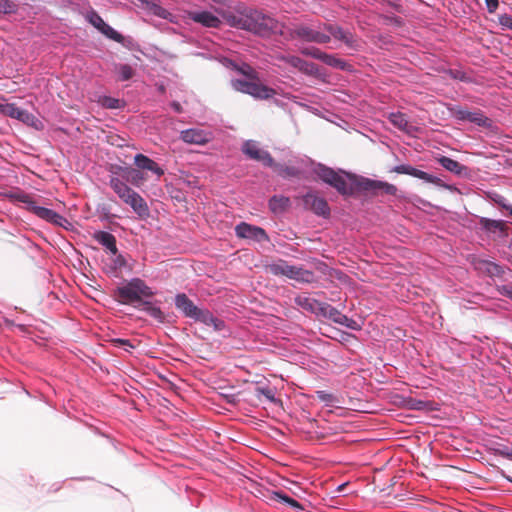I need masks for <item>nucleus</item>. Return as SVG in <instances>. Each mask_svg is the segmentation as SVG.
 I'll list each match as a JSON object with an SVG mask.
<instances>
[{
    "instance_id": "8",
    "label": "nucleus",
    "mask_w": 512,
    "mask_h": 512,
    "mask_svg": "<svg viewBox=\"0 0 512 512\" xmlns=\"http://www.w3.org/2000/svg\"><path fill=\"white\" fill-rule=\"evenodd\" d=\"M358 186L360 189L366 192H370L373 195H396L398 189L395 185L388 182L373 180L370 178H362Z\"/></svg>"
},
{
    "instance_id": "19",
    "label": "nucleus",
    "mask_w": 512,
    "mask_h": 512,
    "mask_svg": "<svg viewBox=\"0 0 512 512\" xmlns=\"http://www.w3.org/2000/svg\"><path fill=\"white\" fill-rule=\"evenodd\" d=\"M286 277L302 283H312L315 280V274L312 271L290 264L286 271Z\"/></svg>"
},
{
    "instance_id": "24",
    "label": "nucleus",
    "mask_w": 512,
    "mask_h": 512,
    "mask_svg": "<svg viewBox=\"0 0 512 512\" xmlns=\"http://www.w3.org/2000/svg\"><path fill=\"white\" fill-rule=\"evenodd\" d=\"M143 310L150 315L152 318H154L159 323H164L166 320V316L164 312L157 306H154L152 302L148 301L147 299L143 302L141 305Z\"/></svg>"
},
{
    "instance_id": "17",
    "label": "nucleus",
    "mask_w": 512,
    "mask_h": 512,
    "mask_svg": "<svg viewBox=\"0 0 512 512\" xmlns=\"http://www.w3.org/2000/svg\"><path fill=\"white\" fill-rule=\"evenodd\" d=\"M180 139L187 144L205 145L211 140V133L192 128L181 131Z\"/></svg>"
},
{
    "instance_id": "34",
    "label": "nucleus",
    "mask_w": 512,
    "mask_h": 512,
    "mask_svg": "<svg viewBox=\"0 0 512 512\" xmlns=\"http://www.w3.org/2000/svg\"><path fill=\"white\" fill-rule=\"evenodd\" d=\"M272 499H274L275 501L286 503V504L290 505L292 508L297 509V510L304 509L303 506L299 502H297L293 498L283 494L282 492H273Z\"/></svg>"
},
{
    "instance_id": "3",
    "label": "nucleus",
    "mask_w": 512,
    "mask_h": 512,
    "mask_svg": "<svg viewBox=\"0 0 512 512\" xmlns=\"http://www.w3.org/2000/svg\"><path fill=\"white\" fill-rule=\"evenodd\" d=\"M234 90L249 94L257 99H270L276 95V91L261 83L258 79H234L231 81Z\"/></svg>"
},
{
    "instance_id": "52",
    "label": "nucleus",
    "mask_w": 512,
    "mask_h": 512,
    "mask_svg": "<svg viewBox=\"0 0 512 512\" xmlns=\"http://www.w3.org/2000/svg\"><path fill=\"white\" fill-rule=\"evenodd\" d=\"M317 397L319 400L327 403L334 400V396L326 391H317Z\"/></svg>"
},
{
    "instance_id": "22",
    "label": "nucleus",
    "mask_w": 512,
    "mask_h": 512,
    "mask_svg": "<svg viewBox=\"0 0 512 512\" xmlns=\"http://www.w3.org/2000/svg\"><path fill=\"white\" fill-rule=\"evenodd\" d=\"M95 239L104 247H106L112 254L117 253L116 238L113 234L105 231H100L95 234Z\"/></svg>"
},
{
    "instance_id": "53",
    "label": "nucleus",
    "mask_w": 512,
    "mask_h": 512,
    "mask_svg": "<svg viewBox=\"0 0 512 512\" xmlns=\"http://www.w3.org/2000/svg\"><path fill=\"white\" fill-rule=\"evenodd\" d=\"M16 198L20 201V202H23L25 204H27V209L30 211V204H36L33 200H31L30 196L27 195V194H18L16 196Z\"/></svg>"
},
{
    "instance_id": "10",
    "label": "nucleus",
    "mask_w": 512,
    "mask_h": 512,
    "mask_svg": "<svg viewBox=\"0 0 512 512\" xmlns=\"http://www.w3.org/2000/svg\"><path fill=\"white\" fill-rule=\"evenodd\" d=\"M242 152L250 159L261 162L264 166H274V159L270 153L261 149L253 140H248L243 144Z\"/></svg>"
},
{
    "instance_id": "16",
    "label": "nucleus",
    "mask_w": 512,
    "mask_h": 512,
    "mask_svg": "<svg viewBox=\"0 0 512 512\" xmlns=\"http://www.w3.org/2000/svg\"><path fill=\"white\" fill-rule=\"evenodd\" d=\"M0 113L5 116L17 119L23 123L30 124L34 120V116L28 111L17 107L13 103H0Z\"/></svg>"
},
{
    "instance_id": "32",
    "label": "nucleus",
    "mask_w": 512,
    "mask_h": 512,
    "mask_svg": "<svg viewBox=\"0 0 512 512\" xmlns=\"http://www.w3.org/2000/svg\"><path fill=\"white\" fill-rule=\"evenodd\" d=\"M321 61L328 66L338 68L341 70H345L347 67V63L344 60L337 58L335 55L327 54L325 52Z\"/></svg>"
},
{
    "instance_id": "31",
    "label": "nucleus",
    "mask_w": 512,
    "mask_h": 512,
    "mask_svg": "<svg viewBox=\"0 0 512 512\" xmlns=\"http://www.w3.org/2000/svg\"><path fill=\"white\" fill-rule=\"evenodd\" d=\"M480 265V268L484 269L490 276L501 277L504 274L503 267L494 262L482 261Z\"/></svg>"
},
{
    "instance_id": "21",
    "label": "nucleus",
    "mask_w": 512,
    "mask_h": 512,
    "mask_svg": "<svg viewBox=\"0 0 512 512\" xmlns=\"http://www.w3.org/2000/svg\"><path fill=\"white\" fill-rule=\"evenodd\" d=\"M175 306L183 312L186 317L193 318L198 307L188 298L185 293H179L175 297Z\"/></svg>"
},
{
    "instance_id": "14",
    "label": "nucleus",
    "mask_w": 512,
    "mask_h": 512,
    "mask_svg": "<svg viewBox=\"0 0 512 512\" xmlns=\"http://www.w3.org/2000/svg\"><path fill=\"white\" fill-rule=\"evenodd\" d=\"M187 17L207 28H219L222 24V21L209 11H188Z\"/></svg>"
},
{
    "instance_id": "49",
    "label": "nucleus",
    "mask_w": 512,
    "mask_h": 512,
    "mask_svg": "<svg viewBox=\"0 0 512 512\" xmlns=\"http://www.w3.org/2000/svg\"><path fill=\"white\" fill-rule=\"evenodd\" d=\"M332 308L333 306H331L330 304L318 301V307L316 308L315 314L327 317L329 309Z\"/></svg>"
},
{
    "instance_id": "1",
    "label": "nucleus",
    "mask_w": 512,
    "mask_h": 512,
    "mask_svg": "<svg viewBox=\"0 0 512 512\" xmlns=\"http://www.w3.org/2000/svg\"><path fill=\"white\" fill-rule=\"evenodd\" d=\"M154 295L153 290L140 278H133L113 291L115 301L123 305H134L137 308Z\"/></svg>"
},
{
    "instance_id": "38",
    "label": "nucleus",
    "mask_w": 512,
    "mask_h": 512,
    "mask_svg": "<svg viewBox=\"0 0 512 512\" xmlns=\"http://www.w3.org/2000/svg\"><path fill=\"white\" fill-rule=\"evenodd\" d=\"M232 25L243 30L250 31L249 21H248V13H244L238 16H233Z\"/></svg>"
},
{
    "instance_id": "33",
    "label": "nucleus",
    "mask_w": 512,
    "mask_h": 512,
    "mask_svg": "<svg viewBox=\"0 0 512 512\" xmlns=\"http://www.w3.org/2000/svg\"><path fill=\"white\" fill-rule=\"evenodd\" d=\"M274 171L282 177H295L298 175V170L295 167H290L274 162V166H270Z\"/></svg>"
},
{
    "instance_id": "58",
    "label": "nucleus",
    "mask_w": 512,
    "mask_h": 512,
    "mask_svg": "<svg viewBox=\"0 0 512 512\" xmlns=\"http://www.w3.org/2000/svg\"><path fill=\"white\" fill-rule=\"evenodd\" d=\"M172 107L174 108V110L176 112L180 113L182 111V107H181V105L178 102H173L172 103Z\"/></svg>"
},
{
    "instance_id": "2",
    "label": "nucleus",
    "mask_w": 512,
    "mask_h": 512,
    "mask_svg": "<svg viewBox=\"0 0 512 512\" xmlns=\"http://www.w3.org/2000/svg\"><path fill=\"white\" fill-rule=\"evenodd\" d=\"M110 187L140 218H146L149 216V207L144 198L122 180L117 177H112L110 180Z\"/></svg>"
},
{
    "instance_id": "5",
    "label": "nucleus",
    "mask_w": 512,
    "mask_h": 512,
    "mask_svg": "<svg viewBox=\"0 0 512 512\" xmlns=\"http://www.w3.org/2000/svg\"><path fill=\"white\" fill-rule=\"evenodd\" d=\"M321 28L314 29L310 26L299 25L289 30L291 39H301L306 42H314L317 44H326L331 40V36L322 32Z\"/></svg>"
},
{
    "instance_id": "47",
    "label": "nucleus",
    "mask_w": 512,
    "mask_h": 512,
    "mask_svg": "<svg viewBox=\"0 0 512 512\" xmlns=\"http://www.w3.org/2000/svg\"><path fill=\"white\" fill-rule=\"evenodd\" d=\"M327 318H329L333 322L339 324V322H341V320H346V315L342 314L335 307H333L332 309H329Z\"/></svg>"
},
{
    "instance_id": "28",
    "label": "nucleus",
    "mask_w": 512,
    "mask_h": 512,
    "mask_svg": "<svg viewBox=\"0 0 512 512\" xmlns=\"http://www.w3.org/2000/svg\"><path fill=\"white\" fill-rule=\"evenodd\" d=\"M295 303L299 307H301L307 311H310L312 313H315L316 308L318 307V300L311 298L309 296H306V295L297 296L295 298Z\"/></svg>"
},
{
    "instance_id": "26",
    "label": "nucleus",
    "mask_w": 512,
    "mask_h": 512,
    "mask_svg": "<svg viewBox=\"0 0 512 512\" xmlns=\"http://www.w3.org/2000/svg\"><path fill=\"white\" fill-rule=\"evenodd\" d=\"M290 205V200L284 196H273L269 200V208L274 213H281L285 211Z\"/></svg>"
},
{
    "instance_id": "15",
    "label": "nucleus",
    "mask_w": 512,
    "mask_h": 512,
    "mask_svg": "<svg viewBox=\"0 0 512 512\" xmlns=\"http://www.w3.org/2000/svg\"><path fill=\"white\" fill-rule=\"evenodd\" d=\"M318 28H322L323 30L327 31L335 39L344 42L349 47L355 46L356 40L354 38V35L351 32L342 29L338 25L329 23H319Z\"/></svg>"
},
{
    "instance_id": "29",
    "label": "nucleus",
    "mask_w": 512,
    "mask_h": 512,
    "mask_svg": "<svg viewBox=\"0 0 512 512\" xmlns=\"http://www.w3.org/2000/svg\"><path fill=\"white\" fill-rule=\"evenodd\" d=\"M192 319L200 321L208 326L214 325L216 328L218 327V320L212 315V313L209 310L206 309L198 308V310L195 313V316H193Z\"/></svg>"
},
{
    "instance_id": "46",
    "label": "nucleus",
    "mask_w": 512,
    "mask_h": 512,
    "mask_svg": "<svg viewBox=\"0 0 512 512\" xmlns=\"http://www.w3.org/2000/svg\"><path fill=\"white\" fill-rule=\"evenodd\" d=\"M277 59L288 63L289 65H291L292 67H294L296 69L299 68L300 62L302 61V59L297 56L281 55V56H278Z\"/></svg>"
},
{
    "instance_id": "11",
    "label": "nucleus",
    "mask_w": 512,
    "mask_h": 512,
    "mask_svg": "<svg viewBox=\"0 0 512 512\" xmlns=\"http://www.w3.org/2000/svg\"><path fill=\"white\" fill-rule=\"evenodd\" d=\"M237 237L242 239H252L257 242L268 241L269 237L266 231L258 226L250 225L246 222H241L235 227Z\"/></svg>"
},
{
    "instance_id": "37",
    "label": "nucleus",
    "mask_w": 512,
    "mask_h": 512,
    "mask_svg": "<svg viewBox=\"0 0 512 512\" xmlns=\"http://www.w3.org/2000/svg\"><path fill=\"white\" fill-rule=\"evenodd\" d=\"M298 70L310 76H317L319 74V68L316 64L303 59L300 62Z\"/></svg>"
},
{
    "instance_id": "27",
    "label": "nucleus",
    "mask_w": 512,
    "mask_h": 512,
    "mask_svg": "<svg viewBox=\"0 0 512 512\" xmlns=\"http://www.w3.org/2000/svg\"><path fill=\"white\" fill-rule=\"evenodd\" d=\"M479 223L483 229L493 233H495L496 231H504L506 228L505 222L501 220H492L482 217Z\"/></svg>"
},
{
    "instance_id": "35",
    "label": "nucleus",
    "mask_w": 512,
    "mask_h": 512,
    "mask_svg": "<svg viewBox=\"0 0 512 512\" xmlns=\"http://www.w3.org/2000/svg\"><path fill=\"white\" fill-rule=\"evenodd\" d=\"M234 69L239 72L240 74H242L243 76L246 77V79H258L260 78L259 77V74L258 72L250 65L248 64H242V65H235L234 66Z\"/></svg>"
},
{
    "instance_id": "18",
    "label": "nucleus",
    "mask_w": 512,
    "mask_h": 512,
    "mask_svg": "<svg viewBox=\"0 0 512 512\" xmlns=\"http://www.w3.org/2000/svg\"><path fill=\"white\" fill-rule=\"evenodd\" d=\"M389 121L393 126L398 128L399 130L407 133L413 134L417 131V128L408 121L406 114L401 112H394L388 115Z\"/></svg>"
},
{
    "instance_id": "50",
    "label": "nucleus",
    "mask_w": 512,
    "mask_h": 512,
    "mask_svg": "<svg viewBox=\"0 0 512 512\" xmlns=\"http://www.w3.org/2000/svg\"><path fill=\"white\" fill-rule=\"evenodd\" d=\"M499 24L512 30V16L508 14H502L498 17Z\"/></svg>"
},
{
    "instance_id": "30",
    "label": "nucleus",
    "mask_w": 512,
    "mask_h": 512,
    "mask_svg": "<svg viewBox=\"0 0 512 512\" xmlns=\"http://www.w3.org/2000/svg\"><path fill=\"white\" fill-rule=\"evenodd\" d=\"M126 180L132 185L139 187L146 181V177L139 168H130L126 172Z\"/></svg>"
},
{
    "instance_id": "45",
    "label": "nucleus",
    "mask_w": 512,
    "mask_h": 512,
    "mask_svg": "<svg viewBox=\"0 0 512 512\" xmlns=\"http://www.w3.org/2000/svg\"><path fill=\"white\" fill-rule=\"evenodd\" d=\"M102 105L108 109H118L121 107V101L112 97H104L102 100Z\"/></svg>"
},
{
    "instance_id": "48",
    "label": "nucleus",
    "mask_w": 512,
    "mask_h": 512,
    "mask_svg": "<svg viewBox=\"0 0 512 512\" xmlns=\"http://www.w3.org/2000/svg\"><path fill=\"white\" fill-rule=\"evenodd\" d=\"M256 393H257V395H263L270 402H275L276 401L274 392L270 388L258 387L256 389Z\"/></svg>"
},
{
    "instance_id": "39",
    "label": "nucleus",
    "mask_w": 512,
    "mask_h": 512,
    "mask_svg": "<svg viewBox=\"0 0 512 512\" xmlns=\"http://www.w3.org/2000/svg\"><path fill=\"white\" fill-rule=\"evenodd\" d=\"M142 2L146 4V8L152 14L159 16L161 18H167L169 12L166 9H164L163 7H161L160 5L149 2L147 0H143Z\"/></svg>"
},
{
    "instance_id": "57",
    "label": "nucleus",
    "mask_w": 512,
    "mask_h": 512,
    "mask_svg": "<svg viewBox=\"0 0 512 512\" xmlns=\"http://www.w3.org/2000/svg\"><path fill=\"white\" fill-rule=\"evenodd\" d=\"M502 294L512 299V286H503Z\"/></svg>"
},
{
    "instance_id": "25",
    "label": "nucleus",
    "mask_w": 512,
    "mask_h": 512,
    "mask_svg": "<svg viewBox=\"0 0 512 512\" xmlns=\"http://www.w3.org/2000/svg\"><path fill=\"white\" fill-rule=\"evenodd\" d=\"M289 264L287 261L279 259L273 263L266 265L265 269L268 273L274 276H286Z\"/></svg>"
},
{
    "instance_id": "43",
    "label": "nucleus",
    "mask_w": 512,
    "mask_h": 512,
    "mask_svg": "<svg viewBox=\"0 0 512 512\" xmlns=\"http://www.w3.org/2000/svg\"><path fill=\"white\" fill-rule=\"evenodd\" d=\"M490 198L492 199L493 202H495L497 205H499L501 208L509 211V214L512 216V205H509L506 203V199L497 194V193H493Z\"/></svg>"
},
{
    "instance_id": "36",
    "label": "nucleus",
    "mask_w": 512,
    "mask_h": 512,
    "mask_svg": "<svg viewBox=\"0 0 512 512\" xmlns=\"http://www.w3.org/2000/svg\"><path fill=\"white\" fill-rule=\"evenodd\" d=\"M100 32L104 34L107 38L114 40L118 43H123L124 41V37L107 23L103 26Z\"/></svg>"
},
{
    "instance_id": "4",
    "label": "nucleus",
    "mask_w": 512,
    "mask_h": 512,
    "mask_svg": "<svg viewBox=\"0 0 512 512\" xmlns=\"http://www.w3.org/2000/svg\"><path fill=\"white\" fill-rule=\"evenodd\" d=\"M248 21L250 26V32L259 35H267L269 33H277L278 31L282 34L280 28L282 25L277 20L266 15L258 10H249Z\"/></svg>"
},
{
    "instance_id": "41",
    "label": "nucleus",
    "mask_w": 512,
    "mask_h": 512,
    "mask_svg": "<svg viewBox=\"0 0 512 512\" xmlns=\"http://www.w3.org/2000/svg\"><path fill=\"white\" fill-rule=\"evenodd\" d=\"M17 10V5L12 0H0V14H10Z\"/></svg>"
},
{
    "instance_id": "54",
    "label": "nucleus",
    "mask_w": 512,
    "mask_h": 512,
    "mask_svg": "<svg viewBox=\"0 0 512 512\" xmlns=\"http://www.w3.org/2000/svg\"><path fill=\"white\" fill-rule=\"evenodd\" d=\"M339 324L346 326L348 328L354 329V330L358 329L357 322L347 316H346V320H341V322H339Z\"/></svg>"
},
{
    "instance_id": "23",
    "label": "nucleus",
    "mask_w": 512,
    "mask_h": 512,
    "mask_svg": "<svg viewBox=\"0 0 512 512\" xmlns=\"http://www.w3.org/2000/svg\"><path fill=\"white\" fill-rule=\"evenodd\" d=\"M438 162L448 171L456 174L461 175L463 171L466 170V167L459 163L458 161L451 159L446 156H442L438 159Z\"/></svg>"
},
{
    "instance_id": "60",
    "label": "nucleus",
    "mask_w": 512,
    "mask_h": 512,
    "mask_svg": "<svg viewBox=\"0 0 512 512\" xmlns=\"http://www.w3.org/2000/svg\"><path fill=\"white\" fill-rule=\"evenodd\" d=\"M505 456L510 458V459H512V452L511 453H506Z\"/></svg>"
},
{
    "instance_id": "20",
    "label": "nucleus",
    "mask_w": 512,
    "mask_h": 512,
    "mask_svg": "<svg viewBox=\"0 0 512 512\" xmlns=\"http://www.w3.org/2000/svg\"><path fill=\"white\" fill-rule=\"evenodd\" d=\"M134 163L140 170H148L158 177L164 175V170L152 159L144 154H137L134 157Z\"/></svg>"
},
{
    "instance_id": "51",
    "label": "nucleus",
    "mask_w": 512,
    "mask_h": 512,
    "mask_svg": "<svg viewBox=\"0 0 512 512\" xmlns=\"http://www.w3.org/2000/svg\"><path fill=\"white\" fill-rule=\"evenodd\" d=\"M112 342L116 345V346H121L123 347L125 350H128L129 348H134V345L131 344V342L127 339H120V338H117V339H113Z\"/></svg>"
},
{
    "instance_id": "7",
    "label": "nucleus",
    "mask_w": 512,
    "mask_h": 512,
    "mask_svg": "<svg viewBox=\"0 0 512 512\" xmlns=\"http://www.w3.org/2000/svg\"><path fill=\"white\" fill-rule=\"evenodd\" d=\"M317 174L323 182L335 188L340 194H351V189L349 188V185L345 178L336 171H334L333 169L321 166Z\"/></svg>"
},
{
    "instance_id": "44",
    "label": "nucleus",
    "mask_w": 512,
    "mask_h": 512,
    "mask_svg": "<svg viewBox=\"0 0 512 512\" xmlns=\"http://www.w3.org/2000/svg\"><path fill=\"white\" fill-rule=\"evenodd\" d=\"M301 53L306 56H310L314 59H318L321 61L324 52H322L320 49L316 47H307L301 50Z\"/></svg>"
},
{
    "instance_id": "12",
    "label": "nucleus",
    "mask_w": 512,
    "mask_h": 512,
    "mask_svg": "<svg viewBox=\"0 0 512 512\" xmlns=\"http://www.w3.org/2000/svg\"><path fill=\"white\" fill-rule=\"evenodd\" d=\"M303 205L305 209L312 211L318 216L328 217L330 208L327 201L315 193H307L303 196Z\"/></svg>"
},
{
    "instance_id": "56",
    "label": "nucleus",
    "mask_w": 512,
    "mask_h": 512,
    "mask_svg": "<svg viewBox=\"0 0 512 512\" xmlns=\"http://www.w3.org/2000/svg\"><path fill=\"white\" fill-rule=\"evenodd\" d=\"M485 3L489 13H494L499 5L498 0H485Z\"/></svg>"
},
{
    "instance_id": "9",
    "label": "nucleus",
    "mask_w": 512,
    "mask_h": 512,
    "mask_svg": "<svg viewBox=\"0 0 512 512\" xmlns=\"http://www.w3.org/2000/svg\"><path fill=\"white\" fill-rule=\"evenodd\" d=\"M30 212L34 213L39 218L52 223L56 226L69 230L72 224L62 215L58 214L52 209L30 204Z\"/></svg>"
},
{
    "instance_id": "59",
    "label": "nucleus",
    "mask_w": 512,
    "mask_h": 512,
    "mask_svg": "<svg viewBox=\"0 0 512 512\" xmlns=\"http://www.w3.org/2000/svg\"><path fill=\"white\" fill-rule=\"evenodd\" d=\"M214 3L216 4H221V5H224L226 4V0H212Z\"/></svg>"
},
{
    "instance_id": "55",
    "label": "nucleus",
    "mask_w": 512,
    "mask_h": 512,
    "mask_svg": "<svg viewBox=\"0 0 512 512\" xmlns=\"http://www.w3.org/2000/svg\"><path fill=\"white\" fill-rule=\"evenodd\" d=\"M339 324L346 326L348 328L354 329V330L358 329L357 322L347 316H346V320H341V322H339Z\"/></svg>"
},
{
    "instance_id": "6",
    "label": "nucleus",
    "mask_w": 512,
    "mask_h": 512,
    "mask_svg": "<svg viewBox=\"0 0 512 512\" xmlns=\"http://www.w3.org/2000/svg\"><path fill=\"white\" fill-rule=\"evenodd\" d=\"M451 115L460 121H469L478 126L490 127L492 125L491 119L486 117L480 110L470 111L461 106H454L449 108Z\"/></svg>"
},
{
    "instance_id": "40",
    "label": "nucleus",
    "mask_w": 512,
    "mask_h": 512,
    "mask_svg": "<svg viewBox=\"0 0 512 512\" xmlns=\"http://www.w3.org/2000/svg\"><path fill=\"white\" fill-rule=\"evenodd\" d=\"M117 72L121 81H127L134 76V70L128 64H120L117 66Z\"/></svg>"
},
{
    "instance_id": "13",
    "label": "nucleus",
    "mask_w": 512,
    "mask_h": 512,
    "mask_svg": "<svg viewBox=\"0 0 512 512\" xmlns=\"http://www.w3.org/2000/svg\"><path fill=\"white\" fill-rule=\"evenodd\" d=\"M393 172H396L398 174H406L410 175L415 178L422 179L428 183H432L438 186L446 187L441 181L440 178L433 176L431 174H428L427 172H424L422 170H419L417 168H414L410 165H398L393 168Z\"/></svg>"
},
{
    "instance_id": "42",
    "label": "nucleus",
    "mask_w": 512,
    "mask_h": 512,
    "mask_svg": "<svg viewBox=\"0 0 512 512\" xmlns=\"http://www.w3.org/2000/svg\"><path fill=\"white\" fill-rule=\"evenodd\" d=\"M88 20L99 31L106 24L102 17L95 11H92L88 14Z\"/></svg>"
}]
</instances>
